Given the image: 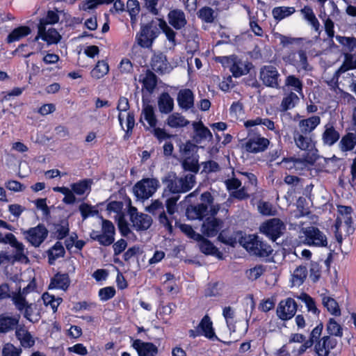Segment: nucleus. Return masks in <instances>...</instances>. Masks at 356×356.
Returning a JSON list of instances; mask_svg holds the SVG:
<instances>
[{
    "mask_svg": "<svg viewBox=\"0 0 356 356\" xmlns=\"http://www.w3.org/2000/svg\"><path fill=\"white\" fill-rule=\"evenodd\" d=\"M356 146V133L349 132L343 135L339 141V147L343 152L352 151Z\"/></svg>",
    "mask_w": 356,
    "mask_h": 356,
    "instance_id": "4c0bfd02",
    "label": "nucleus"
},
{
    "mask_svg": "<svg viewBox=\"0 0 356 356\" xmlns=\"http://www.w3.org/2000/svg\"><path fill=\"white\" fill-rule=\"evenodd\" d=\"M159 35L157 21L152 19L140 25V31L136 35V42L142 48L150 49Z\"/></svg>",
    "mask_w": 356,
    "mask_h": 356,
    "instance_id": "7ed1b4c3",
    "label": "nucleus"
},
{
    "mask_svg": "<svg viewBox=\"0 0 356 356\" xmlns=\"http://www.w3.org/2000/svg\"><path fill=\"white\" fill-rule=\"evenodd\" d=\"M130 220L137 231H145L148 229L152 224V219L147 214L138 213L136 207H130L128 210Z\"/></svg>",
    "mask_w": 356,
    "mask_h": 356,
    "instance_id": "ddd939ff",
    "label": "nucleus"
},
{
    "mask_svg": "<svg viewBox=\"0 0 356 356\" xmlns=\"http://www.w3.org/2000/svg\"><path fill=\"white\" fill-rule=\"evenodd\" d=\"M146 210L153 216L159 215V221L170 232L172 231L173 227L172 220L169 219L164 211L163 203L159 200L153 201L149 205Z\"/></svg>",
    "mask_w": 356,
    "mask_h": 356,
    "instance_id": "2eb2a0df",
    "label": "nucleus"
},
{
    "mask_svg": "<svg viewBox=\"0 0 356 356\" xmlns=\"http://www.w3.org/2000/svg\"><path fill=\"white\" fill-rule=\"evenodd\" d=\"M79 209L83 220H86L90 216H94L98 213V211L94 209L91 204L85 202L79 205Z\"/></svg>",
    "mask_w": 356,
    "mask_h": 356,
    "instance_id": "69168bd1",
    "label": "nucleus"
},
{
    "mask_svg": "<svg viewBox=\"0 0 356 356\" xmlns=\"http://www.w3.org/2000/svg\"><path fill=\"white\" fill-rule=\"evenodd\" d=\"M197 15L198 18L204 23L211 24L214 22V10L211 7L204 6L201 8Z\"/></svg>",
    "mask_w": 356,
    "mask_h": 356,
    "instance_id": "6e6d98bb",
    "label": "nucleus"
},
{
    "mask_svg": "<svg viewBox=\"0 0 356 356\" xmlns=\"http://www.w3.org/2000/svg\"><path fill=\"white\" fill-rule=\"evenodd\" d=\"M152 69L159 74L170 73L172 70L166 55L163 52H154L150 60Z\"/></svg>",
    "mask_w": 356,
    "mask_h": 356,
    "instance_id": "4468645a",
    "label": "nucleus"
},
{
    "mask_svg": "<svg viewBox=\"0 0 356 356\" xmlns=\"http://www.w3.org/2000/svg\"><path fill=\"white\" fill-rule=\"evenodd\" d=\"M42 299L43 300L44 305H49L52 309L54 313L57 312L58 306L63 302L62 298H55L54 295H51L48 292H45L42 294Z\"/></svg>",
    "mask_w": 356,
    "mask_h": 356,
    "instance_id": "864d4df0",
    "label": "nucleus"
},
{
    "mask_svg": "<svg viewBox=\"0 0 356 356\" xmlns=\"http://www.w3.org/2000/svg\"><path fill=\"white\" fill-rule=\"evenodd\" d=\"M165 197V204L167 212L169 215H172L177 211V203L180 198V195H170Z\"/></svg>",
    "mask_w": 356,
    "mask_h": 356,
    "instance_id": "e2e57ef3",
    "label": "nucleus"
},
{
    "mask_svg": "<svg viewBox=\"0 0 356 356\" xmlns=\"http://www.w3.org/2000/svg\"><path fill=\"white\" fill-rule=\"evenodd\" d=\"M340 138L339 132L333 125L327 124L322 134L323 143L325 145L331 147L334 145Z\"/></svg>",
    "mask_w": 356,
    "mask_h": 356,
    "instance_id": "c85d7f7f",
    "label": "nucleus"
},
{
    "mask_svg": "<svg viewBox=\"0 0 356 356\" xmlns=\"http://www.w3.org/2000/svg\"><path fill=\"white\" fill-rule=\"evenodd\" d=\"M244 247L252 254L260 258L268 257L273 252L270 245L255 234L249 236Z\"/></svg>",
    "mask_w": 356,
    "mask_h": 356,
    "instance_id": "39448f33",
    "label": "nucleus"
},
{
    "mask_svg": "<svg viewBox=\"0 0 356 356\" xmlns=\"http://www.w3.org/2000/svg\"><path fill=\"white\" fill-rule=\"evenodd\" d=\"M156 21L159 31H161L165 34L167 40L172 46H176L177 44L176 40L177 32L163 18H157Z\"/></svg>",
    "mask_w": 356,
    "mask_h": 356,
    "instance_id": "7c9ffc66",
    "label": "nucleus"
},
{
    "mask_svg": "<svg viewBox=\"0 0 356 356\" xmlns=\"http://www.w3.org/2000/svg\"><path fill=\"white\" fill-rule=\"evenodd\" d=\"M337 346V341L331 336H323L321 340L316 341L314 351L316 356H329L330 351Z\"/></svg>",
    "mask_w": 356,
    "mask_h": 356,
    "instance_id": "dca6fc26",
    "label": "nucleus"
},
{
    "mask_svg": "<svg viewBox=\"0 0 356 356\" xmlns=\"http://www.w3.org/2000/svg\"><path fill=\"white\" fill-rule=\"evenodd\" d=\"M321 118L318 115H312L298 122V129L295 130L315 136L314 131L321 124Z\"/></svg>",
    "mask_w": 356,
    "mask_h": 356,
    "instance_id": "412c9836",
    "label": "nucleus"
},
{
    "mask_svg": "<svg viewBox=\"0 0 356 356\" xmlns=\"http://www.w3.org/2000/svg\"><path fill=\"white\" fill-rule=\"evenodd\" d=\"M322 299V305L327 311L334 316H340L341 312L337 301L325 293L321 295Z\"/></svg>",
    "mask_w": 356,
    "mask_h": 356,
    "instance_id": "473e14b6",
    "label": "nucleus"
},
{
    "mask_svg": "<svg viewBox=\"0 0 356 356\" xmlns=\"http://www.w3.org/2000/svg\"><path fill=\"white\" fill-rule=\"evenodd\" d=\"M165 186L162 197H168L170 195H179L178 177L174 172H168L161 179Z\"/></svg>",
    "mask_w": 356,
    "mask_h": 356,
    "instance_id": "6ab92c4d",
    "label": "nucleus"
},
{
    "mask_svg": "<svg viewBox=\"0 0 356 356\" xmlns=\"http://www.w3.org/2000/svg\"><path fill=\"white\" fill-rule=\"evenodd\" d=\"M304 243L309 246L326 247V236L318 227H309L303 231Z\"/></svg>",
    "mask_w": 356,
    "mask_h": 356,
    "instance_id": "9d476101",
    "label": "nucleus"
},
{
    "mask_svg": "<svg viewBox=\"0 0 356 356\" xmlns=\"http://www.w3.org/2000/svg\"><path fill=\"white\" fill-rule=\"evenodd\" d=\"M293 139L297 148L309 154L316 150L315 136L296 130L293 131Z\"/></svg>",
    "mask_w": 356,
    "mask_h": 356,
    "instance_id": "9b49d317",
    "label": "nucleus"
},
{
    "mask_svg": "<svg viewBox=\"0 0 356 356\" xmlns=\"http://www.w3.org/2000/svg\"><path fill=\"white\" fill-rule=\"evenodd\" d=\"M159 181L156 178H144L134 186V192L138 199L147 200L152 196L159 187Z\"/></svg>",
    "mask_w": 356,
    "mask_h": 356,
    "instance_id": "0eeeda50",
    "label": "nucleus"
},
{
    "mask_svg": "<svg viewBox=\"0 0 356 356\" xmlns=\"http://www.w3.org/2000/svg\"><path fill=\"white\" fill-rule=\"evenodd\" d=\"M102 233L92 230L90 237L92 241H97L101 245L109 246L115 241V228L113 223L106 219L102 220Z\"/></svg>",
    "mask_w": 356,
    "mask_h": 356,
    "instance_id": "423d86ee",
    "label": "nucleus"
},
{
    "mask_svg": "<svg viewBox=\"0 0 356 356\" xmlns=\"http://www.w3.org/2000/svg\"><path fill=\"white\" fill-rule=\"evenodd\" d=\"M198 245L200 252L205 255L216 256L219 259H223L222 253L209 239L204 238Z\"/></svg>",
    "mask_w": 356,
    "mask_h": 356,
    "instance_id": "72a5a7b5",
    "label": "nucleus"
},
{
    "mask_svg": "<svg viewBox=\"0 0 356 356\" xmlns=\"http://www.w3.org/2000/svg\"><path fill=\"white\" fill-rule=\"evenodd\" d=\"M279 77L280 74L277 70L272 65H265L260 70V79L268 87L277 88Z\"/></svg>",
    "mask_w": 356,
    "mask_h": 356,
    "instance_id": "f3484780",
    "label": "nucleus"
},
{
    "mask_svg": "<svg viewBox=\"0 0 356 356\" xmlns=\"http://www.w3.org/2000/svg\"><path fill=\"white\" fill-rule=\"evenodd\" d=\"M179 193H184L189 191L195 184V177L194 175L188 174L184 177H178Z\"/></svg>",
    "mask_w": 356,
    "mask_h": 356,
    "instance_id": "37998d69",
    "label": "nucleus"
},
{
    "mask_svg": "<svg viewBox=\"0 0 356 356\" xmlns=\"http://www.w3.org/2000/svg\"><path fill=\"white\" fill-rule=\"evenodd\" d=\"M56 238L58 240H62L69 235L70 228L69 222L67 219H63L60 221L59 224L55 225Z\"/></svg>",
    "mask_w": 356,
    "mask_h": 356,
    "instance_id": "052dcab7",
    "label": "nucleus"
},
{
    "mask_svg": "<svg viewBox=\"0 0 356 356\" xmlns=\"http://www.w3.org/2000/svg\"><path fill=\"white\" fill-rule=\"evenodd\" d=\"M300 102L298 96L293 92L291 91L285 95L281 102L280 108L282 111H287L293 108Z\"/></svg>",
    "mask_w": 356,
    "mask_h": 356,
    "instance_id": "79ce46f5",
    "label": "nucleus"
},
{
    "mask_svg": "<svg viewBox=\"0 0 356 356\" xmlns=\"http://www.w3.org/2000/svg\"><path fill=\"white\" fill-rule=\"evenodd\" d=\"M70 283L68 273L58 272L50 279L48 289H60L66 291L69 289Z\"/></svg>",
    "mask_w": 356,
    "mask_h": 356,
    "instance_id": "4be33fe9",
    "label": "nucleus"
},
{
    "mask_svg": "<svg viewBox=\"0 0 356 356\" xmlns=\"http://www.w3.org/2000/svg\"><path fill=\"white\" fill-rule=\"evenodd\" d=\"M300 298L305 304L308 312H311L318 318L321 311L317 308L315 300L306 293H302Z\"/></svg>",
    "mask_w": 356,
    "mask_h": 356,
    "instance_id": "5fc2aeb1",
    "label": "nucleus"
},
{
    "mask_svg": "<svg viewBox=\"0 0 356 356\" xmlns=\"http://www.w3.org/2000/svg\"><path fill=\"white\" fill-rule=\"evenodd\" d=\"M284 229V222L277 218L266 220L259 227L260 232L273 242L282 236Z\"/></svg>",
    "mask_w": 356,
    "mask_h": 356,
    "instance_id": "6e6552de",
    "label": "nucleus"
},
{
    "mask_svg": "<svg viewBox=\"0 0 356 356\" xmlns=\"http://www.w3.org/2000/svg\"><path fill=\"white\" fill-rule=\"evenodd\" d=\"M13 302L23 317L31 323H36L40 318V309L36 303H29L20 293L13 296Z\"/></svg>",
    "mask_w": 356,
    "mask_h": 356,
    "instance_id": "20e7f679",
    "label": "nucleus"
},
{
    "mask_svg": "<svg viewBox=\"0 0 356 356\" xmlns=\"http://www.w3.org/2000/svg\"><path fill=\"white\" fill-rule=\"evenodd\" d=\"M144 119L147 122L150 127H155L157 124V119L154 113V107L147 104L142 111Z\"/></svg>",
    "mask_w": 356,
    "mask_h": 356,
    "instance_id": "4d7b16f0",
    "label": "nucleus"
},
{
    "mask_svg": "<svg viewBox=\"0 0 356 356\" xmlns=\"http://www.w3.org/2000/svg\"><path fill=\"white\" fill-rule=\"evenodd\" d=\"M298 59L294 60L293 65L297 69L305 71H311L312 67L309 65L307 56L304 50H299L297 52Z\"/></svg>",
    "mask_w": 356,
    "mask_h": 356,
    "instance_id": "09e8293b",
    "label": "nucleus"
},
{
    "mask_svg": "<svg viewBox=\"0 0 356 356\" xmlns=\"http://www.w3.org/2000/svg\"><path fill=\"white\" fill-rule=\"evenodd\" d=\"M247 138L243 144L245 150L251 154H258L266 151L270 144L268 138L262 136L258 128H245Z\"/></svg>",
    "mask_w": 356,
    "mask_h": 356,
    "instance_id": "f03ea898",
    "label": "nucleus"
},
{
    "mask_svg": "<svg viewBox=\"0 0 356 356\" xmlns=\"http://www.w3.org/2000/svg\"><path fill=\"white\" fill-rule=\"evenodd\" d=\"M92 180L91 179H83L70 185L72 191L77 195H83L86 193L88 194L91 191V185Z\"/></svg>",
    "mask_w": 356,
    "mask_h": 356,
    "instance_id": "58836bf2",
    "label": "nucleus"
},
{
    "mask_svg": "<svg viewBox=\"0 0 356 356\" xmlns=\"http://www.w3.org/2000/svg\"><path fill=\"white\" fill-rule=\"evenodd\" d=\"M208 205L204 203L190 204L186 210V215L190 220H202L207 214Z\"/></svg>",
    "mask_w": 356,
    "mask_h": 356,
    "instance_id": "bb28decb",
    "label": "nucleus"
},
{
    "mask_svg": "<svg viewBox=\"0 0 356 356\" xmlns=\"http://www.w3.org/2000/svg\"><path fill=\"white\" fill-rule=\"evenodd\" d=\"M22 350L16 348L13 343H7L2 349V356H20Z\"/></svg>",
    "mask_w": 356,
    "mask_h": 356,
    "instance_id": "774afa93",
    "label": "nucleus"
},
{
    "mask_svg": "<svg viewBox=\"0 0 356 356\" xmlns=\"http://www.w3.org/2000/svg\"><path fill=\"white\" fill-rule=\"evenodd\" d=\"M48 262L50 265L54 264L55 261L60 257H63L65 254V248L61 242L57 241L47 250Z\"/></svg>",
    "mask_w": 356,
    "mask_h": 356,
    "instance_id": "a19ab883",
    "label": "nucleus"
},
{
    "mask_svg": "<svg viewBox=\"0 0 356 356\" xmlns=\"http://www.w3.org/2000/svg\"><path fill=\"white\" fill-rule=\"evenodd\" d=\"M20 315L8 316L6 314H0V333H7L17 327L19 323Z\"/></svg>",
    "mask_w": 356,
    "mask_h": 356,
    "instance_id": "b1692460",
    "label": "nucleus"
},
{
    "mask_svg": "<svg viewBox=\"0 0 356 356\" xmlns=\"http://www.w3.org/2000/svg\"><path fill=\"white\" fill-rule=\"evenodd\" d=\"M296 12L294 7L277 6L275 7L272 10L274 19L280 22L284 18L289 17Z\"/></svg>",
    "mask_w": 356,
    "mask_h": 356,
    "instance_id": "49530a36",
    "label": "nucleus"
},
{
    "mask_svg": "<svg viewBox=\"0 0 356 356\" xmlns=\"http://www.w3.org/2000/svg\"><path fill=\"white\" fill-rule=\"evenodd\" d=\"M20 330L15 332L16 338L19 341L21 346L24 348H30L35 345V341L30 332H26L20 337Z\"/></svg>",
    "mask_w": 356,
    "mask_h": 356,
    "instance_id": "680f3d73",
    "label": "nucleus"
},
{
    "mask_svg": "<svg viewBox=\"0 0 356 356\" xmlns=\"http://www.w3.org/2000/svg\"><path fill=\"white\" fill-rule=\"evenodd\" d=\"M31 32V29L28 26H20L14 29L7 36L6 42L12 43L19 41L21 39L29 35Z\"/></svg>",
    "mask_w": 356,
    "mask_h": 356,
    "instance_id": "e433bc0d",
    "label": "nucleus"
},
{
    "mask_svg": "<svg viewBox=\"0 0 356 356\" xmlns=\"http://www.w3.org/2000/svg\"><path fill=\"white\" fill-rule=\"evenodd\" d=\"M195 135L193 137L196 143H200L203 140L213 138L211 131L203 124L202 121L193 122L192 124Z\"/></svg>",
    "mask_w": 356,
    "mask_h": 356,
    "instance_id": "393cba45",
    "label": "nucleus"
},
{
    "mask_svg": "<svg viewBox=\"0 0 356 356\" xmlns=\"http://www.w3.org/2000/svg\"><path fill=\"white\" fill-rule=\"evenodd\" d=\"M223 225V221L218 218L208 217L202 226V233L207 237L216 236Z\"/></svg>",
    "mask_w": 356,
    "mask_h": 356,
    "instance_id": "aec40b11",
    "label": "nucleus"
},
{
    "mask_svg": "<svg viewBox=\"0 0 356 356\" xmlns=\"http://www.w3.org/2000/svg\"><path fill=\"white\" fill-rule=\"evenodd\" d=\"M4 241L2 243H8L13 248L16 249L14 259L16 261H20L22 258L28 259L24 254V245L22 242L17 241L15 236L12 233H7L5 235Z\"/></svg>",
    "mask_w": 356,
    "mask_h": 356,
    "instance_id": "cd10ccee",
    "label": "nucleus"
},
{
    "mask_svg": "<svg viewBox=\"0 0 356 356\" xmlns=\"http://www.w3.org/2000/svg\"><path fill=\"white\" fill-rule=\"evenodd\" d=\"M261 124L265 126L269 131H274L275 134L279 133V131L276 129L275 122L268 118L257 117L255 119L247 120L243 123L245 128H251Z\"/></svg>",
    "mask_w": 356,
    "mask_h": 356,
    "instance_id": "c756f323",
    "label": "nucleus"
},
{
    "mask_svg": "<svg viewBox=\"0 0 356 356\" xmlns=\"http://www.w3.org/2000/svg\"><path fill=\"white\" fill-rule=\"evenodd\" d=\"M336 40L342 46L341 54L343 56L342 64L334 74V77L338 79L342 74L356 70V38L337 35Z\"/></svg>",
    "mask_w": 356,
    "mask_h": 356,
    "instance_id": "f257e3e1",
    "label": "nucleus"
},
{
    "mask_svg": "<svg viewBox=\"0 0 356 356\" xmlns=\"http://www.w3.org/2000/svg\"><path fill=\"white\" fill-rule=\"evenodd\" d=\"M198 148V146L192 141L187 140L185 143L180 145L179 150L183 155L191 157L194 152H197Z\"/></svg>",
    "mask_w": 356,
    "mask_h": 356,
    "instance_id": "0e129e2a",
    "label": "nucleus"
},
{
    "mask_svg": "<svg viewBox=\"0 0 356 356\" xmlns=\"http://www.w3.org/2000/svg\"><path fill=\"white\" fill-rule=\"evenodd\" d=\"M189 121L178 113L170 115L167 119V124L171 128H181L186 127Z\"/></svg>",
    "mask_w": 356,
    "mask_h": 356,
    "instance_id": "c03bdc74",
    "label": "nucleus"
},
{
    "mask_svg": "<svg viewBox=\"0 0 356 356\" xmlns=\"http://www.w3.org/2000/svg\"><path fill=\"white\" fill-rule=\"evenodd\" d=\"M308 273L306 266H299L293 271L292 274V282L293 286L302 285L307 278Z\"/></svg>",
    "mask_w": 356,
    "mask_h": 356,
    "instance_id": "a18cd8bd",
    "label": "nucleus"
},
{
    "mask_svg": "<svg viewBox=\"0 0 356 356\" xmlns=\"http://www.w3.org/2000/svg\"><path fill=\"white\" fill-rule=\"evenodd\" d=\"M158 106L161 113H170L174 107L173 99L168 92H163L159 97Z\"/></svg>",
    "mask_w": 356,
    "mask_h": 356,
    "instance_id": "ea45409f",
    "label": "nucleus"
},
{
    "mask_svg": "<svg viewBox=\"0 0 356 356\" xmlns=\"http://www.w3.org/2000/svg\"><path fill=\"white\" fill-rule=\"evenodd\" d=\"M327 336L341 337L343 336L342 326L334 318H330L326 324Z\"/></svg>",
    "mask_w": 356,
    "mask_h": 356,
    "instance_id": "de8ad7c7",
    "label": "nucleus"
},
{
    "mask_svg": "<svg viewBox=\"0 0 356 356\" xmlns=\"http://www.w3.org/2000/svg\"><path fill=\"white\" fill-rule=\"evenodd\" d=\"M252 67V64L251 63L248 62L243 64L241 60L236 58L235 61L232 63L229 70L234 77L238 78L248 74Z\"/></svg>",
    "mask_w": 356,
    "mask_h": 356,
    "instance_id": "f704fd0d",
    "label": "nucleus"
},
{
    "mask_svg": "<svg viewBox=\"0 0 356 356\" xmlns=\"http://www.w3.org/2000/svg\"><path fill=\"white\" fill-rule=\"evenodd\" d=\"M133 347L137 351L138 356H156L158 354V347L152 342H144L136 339Z\"/></svg>",
    "mask_w": 356,
    "mask_h": 356,
    "instance_id": "5701e85b",
    "label": "nucleus"
},
{
    "mask_svg": "<svg viewBox=\"0 0 356 356\" xmlns=\"http://www.w3.org/2000/svg\"><path fill=\"white\" fill-rule=\"evenodd\" d=\"M41 37L48 44H56L61 39L59 33L54 28L49 29Z\"/></svg>",
    "mask_w": 356,
    "mask_h": 356,
    "instance_id": "bf43d9fd",
    "label": "nucleus"
},
{
    "mask_svg": "<svg viewBox=\"0 0 356 356\" xmlns=\"http://www.w3.org/2000/svg\"><path fill=\"white\" fill-rule=\"evenodd\" d=\"M140 81L143 83V88L152 94L157 86L158 77L152 71L147 70L145 76Z\"/></svg>",
    "mask_w": 356,
    "mask_h": 356,
    "instance_id": "c9c22d12",
    "label": "nucleus"
},
{
    "mask_svg": "<svg viewBox=\"0 0 356 356\" xmlns=\"http://www.w3.org/2000/svg\"><path fill=\"white\" fill-rule=\"evenodd\" d=\"M282 163L288 170H297L298 168L302 169L303 166L306 165V161L299 158L288 157L284 158L282 161Z\"/></svg>",
    "mask_w": 356,
    "mask_h": 356,
    "instance_id": "603ef678",
    "label": "nucleus"
},
{
    "mask_svg": "<svg viewBox=\"0 0 356 356\" xmlns=\"http://www.w3.org/2000/svg\"><path fill=\"white\" fill-rule=\"evenodd\" d=\"M177 100L179 106L187 111L194 106V94L191 89H181L178 92Z\"/></svg>",
    "mask_w": 356,
    "mask_h": 356,
    "instance_id": "a878e982",
    "label": "nucleus"
},
{
    "mask_svg": "<svg viewBox=\"0 0 356 356\" xmlns=\"http://www.w3.org/2000/svg\"><path fill=\"white\" fill-rule=\"evenodd\" d=\"M109 71V66L106 61L99 60L91 71V75L97 79L104 76Z\"/></svg>",
    "mask_w": 356,
    "mask_h": 356,
    "instance_id": "3c124183",
    "label": "nucleus"
},
{
    "mask_svg": "<svg viewBox=\"0 0 356 356\" xmlns=\"http://www.w3.org/2000/svg\"><path fill=\"white\" fill-rule=\"evenodd\" d=\"M297 309L298 305L296 300L292 298H287L279 302L276 314L280 320L286 321L295 316Z\"/></svg>",
    "mask_w": 356,
    "mask_h": 356,
    "instance_id": "f8f14e48",
    "label": "nucleus"
},
{
    "mask_svg": "<svg viewBox=\"0 0 356 356\" xmlns=\"http://www.w3.org/2000/svg\"><path fill=\"white\" fill-rule=\"evenodd\" d=\"M197 328L201 330V334L209 339H218L213 327V322L208 315H205L200 321Z\"/></svg>",
    "mask_w": 356,
    "mask_h": 356,
    "instance_id": "2f4dec72",
    "label": "nucleus"
},
{
    "mask_svg": "<svg viewBox=\"0 0 356 356\" xmlns=\"http://www.w3.org/2000/svg\"><path fill=\"white\" fill-rule=\"evenodd\" d=\"M301 11L304 14L305 18L310 23L314 29L316 31H319L320 23L314 15L313 10L309 6H305Z\"/></svg>",
    "mask_w": 356,
    "mask_h": 356,
    "instance_id": "13d9d810",
    "label": "nucleus"
},
{
    "mask_svg": "<svg viewBox=\"0 0 356 356\" xmlns=\"http://www.w3.org/2000/svg\"><path fill=\"white\" fill-rule=\"evenodd\" d=\"M182 167L184 170L197 173L200 165L197 159H191L190 156L186 157L182 162Z\"/></svg>",
    "mask_w": 356,
    "mask_h": 356,
    "instance_id": "338daca9",
    "label": "nucleus"
},
{
    "mask_svg": "<svg viewBox=\"0 0 356 356\" xmlns=\"http://www.w3.org/2000/svg\"><path fill=\"white\" fill-rule=\"evenodd\" d=\"M167 19L168 24L176 31L183 29L188 24L186 13L180 8L171 9L167 15Z\"/></svg>",
    "mask_w": 356,
    "mask_h": 356,
    "instance_id": "a211bd4d",
    "label": "nucleus"
},
{
    "mask_svg": "<svg viewBox=\"0 0 356 356\" xmlns=\"http://www.w3.org/2000/svg\"><path fill=\"white\" fill-rule=\"evenodd\" d=\"M285 85L291 90H294L298 94L302 95V81L295 75H289L286 76L285 79Z\"/></svg>",
    "mask_w": 356,
    "mask_h": 356,
    "instance_id": "8fccbe9b",
    "label": "nucleus"
},
{
    "mask_svg": "<svg viewBox=\"0 0 356 356\" xmlns=\"http://www.w3.org/2000/svg\"><path fill=\"white\" fill-rule=\"evenodd\" d=\"M49 231L42 223H39L37 226L23 232L25 239L35 248H39L46 240Z\"/></svg>",
    "mask_w": 356,
    "mask_h": 356,
    "instance_id": "1a4fd4ad",
    "label": "nucleus"
}]
</instances>
